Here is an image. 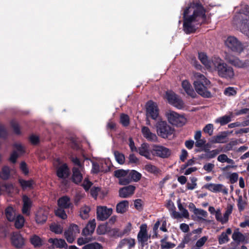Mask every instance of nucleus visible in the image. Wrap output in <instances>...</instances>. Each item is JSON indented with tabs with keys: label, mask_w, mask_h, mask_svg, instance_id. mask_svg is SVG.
Returning <instances> with one entry per match:
<instances>
[{
	"label": "nucleus",
	"mask_w": 249,
	"mask_h": 249,
	"mask_svg": "<svg viewBox=\"0 0 249 249\" xmlns=\"http://www.w3.org/2000/svg\"><path fill=\"white\" fill-rule=\"evenodd\" d=\"M220 151L218 149H214L212 151H209L206 152L205 154H203L201 156L202 158L211 159L214 158L216 155H217Z\"/></svg>",
	"instance_id": "nucleus-42"
},
{
	"label": "nucleus",
	"mask_w": 249,
	"mask_h": 249,
	"mask_svg": "<svg viewBox=\"0 0 249 249\" xmlns=\"http://www.w3.org/2000/svg\"><path fill=\"white\" fill-rule=\"evenodd\" d=\"M48 213L44 209H39L36 213L35 219L37 224H42L44 223L47 219Z\"/></svg>",
	"instance_id": "nucleus-20"
},
{
	"label": "nucleus",
	"mask_w": 249,
	"mask_h": 249,
	"mask_svg": "<svg viewBox=\"0 0 249 249\" xmlns=\"http://www.w3.org/2000/svg\"><path fill=\"white\" fill-rule=\"evenodd\" d=\"M232 238L237 242H244L246 238L245 235L238 231H234L232 235Z\"/></svg>",
	"instance_id": "nucleus-35"
},
{
	"label": "nucleus",
	"mask_w": 249,
	"mask_h": 249,
	"mask_svg": "<svg viewBox=\"0 0 249 249\" xmlns=\"http://www.w3.org/2000/svg\"><path fill=\"white\" fill-rule=\"evenodd\" d=\"M231 121V116L225 115L224 116L217 118L215 120V122L217 123H220L221 125H224L230 122Z\"/></svg>",
	"instance_id": "nucleus-45"
},
{
	"label": "nucleus",
	"mask_w": 249,
	"mask_h": 249,
	"mask_svg": "<svg viewBox=\"0 0 249 249\" xmlns=\"http://www.w3.org/2000/svg\"><path fill=\"white\" fill-rule=\"evenodd\" d=\"M229 240V238L227 233L223 232L218 237L219 244L221 245L228 242Z\"/></svg>",
	"instance_id": "nucleus-57"
},
{
	"label": "nucleus",
	"mask_w": 249,
	"mask_h": 249,
	"mask_svg": "<svg viewBox=\"0 0 249 249\" xmlns=\"http://www.w3.org/2000/svg\"><path fill=\"white\" fill-rule=\"evenodd\" d=\"M191 183L188 182L187 183V189L190 190H193L196 189L197 187V178L195 177L190 178Z\"/></svg>",
	"instance_id": "nucleus-49"
},
{
	"label": "nucleus",
	"mask_w": 249,
	"mask_h": 249,
	"mask_svg": "<svg viewBox=\"0 0 249 249\" xmlns=\"http://www.w3.org/2000/svg\"><path fill=\"white\" fill-rule=\"evenodd\" d=\"M178 97V96L171 91H167L166 93V98L171 104H172Z\"/></svg>",
	"instance_id": "nucleus-47"
},
{
	"label": "nucleus",
	"mask_w": 249,
	"mask_h": 249,
	"mask_svg": "<svg viewBox=\"0 0 249 249\" xmlns=\"http://www.w3.org/2000/svg\"><path fill=\"white\" fill-rule=\"evenodd\" d=\"M213 71H216L218 75L221 78L227 80L232 79L234 77V72L232 67L229 66L219 57L212 58Z\"/></svg>",
	"instance_id": "nucleus-2"
},
{
	"label": "nucleus",
	"mask_w": 249,
	"mask_h": 249,
	"mask_svg": "<svg viewBox=\"0 0 249 249\" xmlns=\"http://www.w3.org/2000/svg\"><path fill=\"white\" fill-rule=\"evenodd\" d=\"M10 170L8 167H4L2 168V171L0 174V177L3 179H6L9 178Z\"/></svg>",
	"instance_id": "nucleus-60"
},
{
	"label": "nucleus",
	"mask_w": 249,
	"mask_h": 249,
	"mask_svg": "<svg viewBox=\"0 0 249 249\" xmlns=\"http://www.w3.org/2000/svg\"><path fill=\"white\" fill-rule=\"evenodd\" d=\"M166 116L169 122L175 125L180 126L186 123V119L183 116L173 111H169L166 113Z\"/></svg>",
	"instance_id": "nucleus-8"
},
{
	"label": "nucleus",
	"mask_w": 249,
	"mask_h": 249,
	"mask_svg": "<svg viewBox=\"0 0 249 249\" xmlns=\"http://www.w3.org/2000/svg\"><path fill=\"white\" fill-rule=\"evenodd\" d=\"M239 18H241L239 25L240 31L249 37V8H247L246 11L240 14Z\"/></svg>",
	"instance_id": "nucleus-7"
},
{
	"label": "nucleus",
	"mask_w": 249,
	"mask_h": 249,
	"mask_svg": "<svg viewBox=\"0 0 249 249\" xmlns=\"http://www.w3.org/2000/svg\"><path fill=\"white\" fill-rule=\"evenodd\" d=\"M193 212L199 219H203L204 218H206L208 216L207 212L202 209H199L195 208Z\"/></svg>",
	"instance_id": "nucleus-38"
},
{
	"label": "nucleus",
	"mask_w": 249,
	"mask_h": 249,
	"mask_svg": "<svg viewBox=\"0 0 249 249\" xmlns=\"http://www.w3.org/2000/svg\"><path fill=\"white\" fill-rule=\"evenodd\" d=\"M96 222L94 219L89 222L86 227L83 230L82 234L84 235L91 234L94 231Z\"/></svg>",
	"instance_id": "nucleus-28"
},
{
	"label": "nucleus",
	"mask_w": 249,
	"mask_h": 249,
	"mask_svg": "<svg viewBox=\"0 0 249 249\" xmlns=\"http://www.w3.org/2000/svg\"><path fill=\"white\" fill-rule=\"evenodd\" d=\"M13 244L17 248H21L24 244V239L18 233H14L11 238Z\"/></svg>",
	"instance_id": "nucleus-24"
},
{
	"label": "nucleus",
	"mask_w": 249,
	"mask_h": 249,
	"mask_svg": "<svg viewBox=\"0 0 249 249\" xmlns=\"http://www.w3.org/2000/svg\"><path fill=\"white\" fill-rule=\"evenodd\" d=\"M129 203L127 200H123L119 202L116 206V212L118 213H125L128 208Z\"/></svg>",
	"instance_id": "nucleus-34"
},
{
	"label": "nucleus",
	"mask_w": 249,
	"mask_h": 249,
	"mask_svg": "<svg viewBox=\"0 0 249 249\" xmlns=\"http://www.w3.org/2000/svg\"><path fill=\"white\" fill-rule=\"evenodd\" d=\"M5 215L7 219L10 221H13L15 219L16 213L12 207H8L5 210Z\"/></svg>",
	"instance_id": "nucleus-37"
},
{
	"label": "nucleus",
	"mask_w": 249,
	"mask_h": 249,
	"mask_svg": "<svg viewBox=\"0 0 249 249\" xmlns=\"http://www.w3.org/2000/svg\"><path fill=\"white\" fill-rule=\"evenodd\" d=\"M114 155L116 161L121 164H122L124 163L125 160V158L124 155L120 153L118 151H115L114 152Z\"/></svg>",
	"instance_id": "nucleus-48"
},
{
	"label": "nucleus",
	"mask_w": 249,
	"mask_h": 249,
	"mask_svg": "<svg viewBox=\"0 0 249 249\" xmlns=\"http://www.w3.org/2000/svg\"><path fill=\"white\" fill-rule=\"evenodd\" d=\"M138 151L141 156L144 157L147 159L152 160V155H153V153L152 150H150L148 144L142 143L139 147Z\"/></svg>",
	"instance_id": "nucleus-19"
},
{
	"label": "nucleus",
	"mask_w": 249,
	"mask_h": 249,
	"mask_svg": "<svg viewBox=\"0 0 249 249\" xmlns=\"http://www.w3.org/2000/svg\"><path fill=\"white\" fill-rule=\"evenodd\" d=\"M156 127L158 135L163 138H167L174 132V129L165 121H159L156 125Z\"/></svg>",
	"instance_id": "nucleus-5"
},
{
	"label": "nucleus",
	"mask_w": 249,
	"mask_h": 249,
	"mask_svg": "<svg viewBox=\"0 0 249 249\" xmlns=\"http://www.w3.org/2000/svg\"><path fill=\"white\" fill-rule=\"evenodd\" d=\"M80 229L75 224H71L64 232V236L67 241L72 243L75 240L77 235L79 233Z\"/></svg>",
	"instance_id": "nucleus-10"
},
{
	"label": "nucleus",
	"mask_w": 249,
	"mask_h": 249,
	"mask_svg": "<svg viewBox=\"0 0 249 249\" xmlns=\"http://www.w3.org/2000/svg\"><path fill=\"white\" fill-rule=\"evenodd\" d=\"M140 229V231L137 235V239L139 243L143 244L148 241L150 236L148 234L146 224L141 225Z\"/></svg>",
	"instance_id": "nucleus-17"
},
{
	"label": "nucleus",
	"mask_w": 249,
	"mask_h": 249,
	"mask_svg": "<svg viewBox=\"0 0 249 249\" xmlns=\"http://www.w3.org/2000/svg\"><path fill=\"white\" fill-rule=\"evenodd\" d=\"M198 83L197 82H194V85L196 92L204 97H211L212 96L211 93L207 90V87L209 85H204V84Z\"/></svg>",
	"instance_id": "nucleus-16"
},
{
	"label": "nucleus",
	"mask_w": 249,
	"mask_h": 249,
	"mask_svg": "<svg viewBox=\"0 0 249 249\" xmlns=\"http://www.w3.org/2000/svg\"><path fill=\"white\" fill-rule=\"evenodd\" d=\"M208 239V237L206 236H204L198 239L196 242V246L197 247L201 248L202 247L205 243L207 242Z\"/></svg>",
	"instance_id": "nucleus-62"
},
{
	"label": "nucleus",
	"mask_w": 249,
	"mask_h": 249,
	"mask_svg": "<svg viewBox=\"0 0 249 249\" xmlns=\"http://www.w3.org/2000/svg\"><path fill=\"white\" fill-rule=\"evenodd\" d=\"M144 169L150 173L156 174L159 173V169L154 165L151 164H147L145 165Z\"/></svg>",
	"instance_id": "nucleus-46"
},
{
	"label": "nucleus",
	"mask_w": 249,
	"mask_h": 249,
	"mask_svg": "<svg viewBox=\"0 0 249 249\" xmlns=\"http://www.w3.org/2000/svg\"><path fill=\"white\" fill-rule=\"evenodd\" d=\"M213 125L212 124H209L206 125V126L203 128V131L205 133H207L209 136H212L213 134Z\"/></svg>",
	"instance_id": "nucleus-58"
},
{
	"label": "nucleus",
	"mask_w": 249,
	"mask_h": 249,
	"mask_svg": "<svg viewBox=\"0 0 249 249\" xmlns=\"http://www.w3.org/2000/svg\"><path fill=\"white\" fill-rule=\"evenodd\" d=\"M232 210L233 206L231 205H228L223 214V216H222L220 208H217L216 209V212L214 214L216 220L222 224L227 223L229 221V216L232 213Z\"/></svg>",
	"instance_id": "nucleus-9"
},
{
	"label": "nucleus",
	"mask_w": 249,
	"mask_h": 249,
	"mask_svg": "<svg viewBox=\"0 0 249 249\" xmlns=\"http://www.w3.org/2000/svg\"><path fill=\"white\" fill-rule=\"evenodd\" d=\"M167 236H165L164 238L161 240V248L162 249H170L173 248L175 245L170 242L166 241Z\"/></svg>",
	"instance_id": "nucleus-43"
},
{
	"label": "nucleus",
	"mask_w": 249,
	"mask_h": 249,
	"mask_svg": "<svg viewBox=\"0 0 249 249\" xmlns=\"http://www.w3.org/2000/svg\"><path fill=\"white\" fill-rule=\"evenodd\" d=\"M128 177L130 178V182L132 180L138 181L141 179V174L135 170H132L130 172L128 171Z\"/></svg>",
	"instance_id": "nucleus-39"
},
{
	"label": "nucleus",
	"mask_w": 249,
	"mask_h": 249,
	"mask_svg": "<svg viewBox=\"0 0 249 249\" xmlns=\"http://www.w3.org/2000/svg\"><path fill=\"white\" fill-rule=\"evenodd\" d=\"M198 58L201 63L205 66L207 69L213 71V65L211 61L208 60V58L206 54L204 53H198Z\"/></svg>",
	"instance_id": "nucleus-21"
},
{
	"label": "nucleus",
	"mask_w": 249,
	"mask_h": 249,
	"mask_svg": "<svg viewBox=\"0 0 249 249\" xmlns=\"http://www.w3.org/2000/svg\"><path fill=\"white\" fill-rule=\"evenodd\" d=\"M121 123L124 126H127L129 124V118L127 115L122 114L120 116Z\"/></svg>",
	"instance_id": "nucleus-59"
},
{
	"label": "nucleus",
	"mask_w": 249,
	"mask_h": 249,
	"mask_svg": "<svg viewBox=\"0 0 249 249\" xmlns=\"http://www.w3.org/2000/svg\"><path fill=\"white\" fill-rule=\"evenodd\" d=\"M237 201V207L240 212L243 211L247 205V201L243 199L241 195L238 196Z\"/></svg>",
	"instance_id": "nucleus-41"
},
{
	"label": "nucleus",
	"mask_w": 249,
	"mask_h": 249,
	"mask_svg": "<svg viewBox=\"0 0 249 249\" xmlns=\"http://www.w3.org/2000/svg\"><path fill=\"white\" fill-rule=\"evenodd\" d=\"M24 218L22 215H18L16 218L15 224L16 227L18 229L22 228L24 225Z\"/></svg>",
	"instance_id": "nucleus-52"
},
{
	"label": "nucleus",
	"mask_w": 249,
	"mask_h": 249,
	"mask_svg": "<svg viewBox=\"0 0 249 249\" xmlns=\"http://www.w3.org/2000/svg\"><path fill=\"white\" fill-rule=\"evenodd\" d=\"M195 78L194 82H197L198 84H203L204 85H210V81L204 75L199 72H195L194 73Z\"/></svg>",
	"instance_id": "nucleus-31"
},
{
	"label": "nucleus",
	"mask_w": 249,
	"mask_h": 249,
	"mask_svg": "<svg viewBox=\"0 0 249 249\" xmlns=\"http://www.w3.org/2000/svg\"><path fill=\"white\" fill-rule=\"evenodd\" d=\"M178 206L180 213L175 211L176 208L174 205L173 203L171 201H169L168 203V207L170 211L172 216L175 218H179L182 217L188 218L189 216V213L188 211L183 207L180 200L178 201Z\"/></svg>",
	"instance_id": "nucleus-6"
},
{
	"label": "nucleus",
	"mask_w": 249,
	"mask_h": 249,
	"mask_svg": "<svg viewBox=\"0 0 249 249\" xmlns=\"http://www.w3.org/2000/svg\"><path fill=\"white\" fill-rule=\"evenodd\" d=\"M182 87L186 93L191 97L195 98L196 93L192 87L191 84L187 80H184L182 82Z\"/></svg>",
	"instance_id": "nucleus-26"
},
{
	"label": "nucleus",
	"mask_w": 249,
	"mask_h": 249,
	"mask_svg": "<svg viewBox=\"0 0 249 249\" xmlns=\"http://www.w3.org/2000/svg\"><path fill=\"white\" fill-rule=\"evenodd\" d=\"M128 171L124 170H118L114 171V176L119 178V183L126 185L130 183V178L128 177Z\"/></svg>",
	"instance_id": "nucleus-15"
},
{
	"label": "nucleus",
	"mask_w": 249,
	"mask_h": 249,
	"mask_svg": "<svg viewBox=\"0 0 249 249\" xmlns=\"http://www.w3.org/2000/svg\"><path fill=\"white\" fill-rule=\"evenodd\" d=\"M214 167V165L213 163H206L203 166V169L205 171H206L207 172H210L212 171V170L213 169Z\"/></svg>",
	"instance_id": "nucleus-64"
},
{
	"label": "nucleus",
	"mask_w": 249,
	"mask_h": 249,
	"mask_svg": "<svg viewBox=\"0 0 249 249\" xmlns=\"http://www.w3.org/2000/svg\"><path fill=\"white\" fill-rule=\"evenodd\" d=\"M135 189V186L129 185L124 187L119 190V196L122 198H126L131 196Z\"/></svg>",
	"instance_id": "nucleus-23"
},
{
	"label": "nucleus",
	"mask_w": 249,
	"mask_h": 249,
	"mask_svg": "<svg viewBox=\"0 0 249 249\" xmlns=\"http://www.w3.org/2000/svg\"><path fill=\"white\" fill-rule=\"evenodd\" d=\"M135 245V240L131 238H124L122 240L118 245V248H122L124 246H127L128 249H131Z\"/></svg>",
	"instance_id": "nucleus-32"
},
{
	"label": "nucleus",
	"mask_w": 249,
	"mask_h": 249,
	"mask_svg": "<svg viewBox=\"0 0 249 249\" xmlns=\"http://www.w3.org/2000/svg\"><path fill=\"white\" fill-rule=\"evenodd\" d=\"M71 160L75 165L72 170V180L77 184L81 182L83 178V167L82 163L77 158L72 157Z\"/></svg>",
	"instance_id": "nucleus-4"
},
{
	"label": "nucleus",
	"mask_w": 249,
	"mask_h": 249,
	"mask_svg": "<svg viewBox=\"0 0 249 249\" xmlns=\"http://www.w3.org/2000/svg\"><path fill=\"white\" fill-rule=\"evenodd\" d=\"M172 105L178 109H182L184 107V104L183 101L178 97L176 99V100H175Z\"/></svg>",
	"instance_id": "nucleus-61"
},
{
	"label": "nucleus",
	"mask_w": 249,
	"mask_h": 249,
	"mask_svg": "<svg viewBox=\"0 0 249 249\" xmlns=\"http://www.w3.org/2000/svg\"><path fill=\"white\" fill-rule=\"evenodd\" d=\"M90 211V208L89 206L85 205L82 207L80 210V216L83 219H86L89 217V213Z\"/></svg>",
	"instance_id": "nucleus-36"
},
{
	"label": "nucleus",
	"mask_w": 249,
	"mask_h": 249,
	"mask_svg": "<svg viewBox=\"0 0 249 249\" xmlns=\"http://www.w3.org/2000/svg\"><path fill=\"white\" fill-rule=\"evenodd\" d=\"M205 188L209 191L214 192H222L225 194L228 193L227 189L221 184L209 183L204 186Z\"/></svg>",
	"instance_id": "nucleus-18"
},
{
	"label": "nucleus",
	"mask_w": 249,
	"mask_h": 249,
	"mask_svg": "<svg viewBox=\"0 0 249 249\" xmlns=\"http://www.w3.org/2000/svg\"><path fill=\"white\" fill-rule=\"evenodd\" d=\"M19 181L20 185L21 186L23 189L31 188L33 187L34 185V181L32 180H24L22 179H20Z\"/></svg>",
	"instance_id": "nucleus-44"
},
{
	"label": "nucleus",
	"mask_w": 249,
	"mask_h": 249,
	"mask_svg": "<svg viewBox=\"0 0 249 249\" xmlns=\"http://www.w3.org/2000/svg\"><path fill=\"white\" fill-rule=\"evenodd\" d=\"M225 45L227 47H240L243 44L241 41L234 36H229L224 40Z\"/></svg>",
	"instance_id": "nucleus-22"
},
{
	"label": "nucleus",
	"mask_w": 249,
	"mask_h": 249,
	"mask_svg": "<svg viewBox=\"0 0 249 249\" xmlns=\"http://www.w3.org/2000/svg\"><path fill=\"white\" fill-rule=\"evenodd\" d=\"M183 29L189 34L194 32L197 26L205 20V10L197 1L190 3L183 11Z\"/></svg>",
	"instance_id": "nucleus-1"
},
{
	"label": "nucleus",
	"mask_w": 249,
	"mask_h": 249,
	"mask_svg": "<svg viewBox=\"0 0 249 249\" xmlns=\"http://www.w3.org/2000/svg\"><path fill=\"white\" fill-rule=\"evenodd\" d=\"M30 241L35 247H39L42 245L41 239L37 235H35L31 237Z\"/></svg>",
	"instance_id": "nucleus-51"
},
{
	"label": "nucleus",
	"mask_w": 249,
	"mask_h": 249,
	"mask_svg": "<svg viewBox=\"0 0 249 249\" xmlns=\"http://www.w3.org/2000/svg\"><path fill=\"white\" fill-rule=\"evenodd\" d=\"M50 230L56 234H61L63 231V227L60 224L53 223L50 226Z\"/></svg>",
	"instance_id": "nucleus-40"
},
{
	"label": "nucleus",
	"mask_w": 249,
	"mask_h": 249,
	"mask_svg": "<svg viewBox=\"0 0 249 249\" xmlns=\"http://www.w3.org/2000/svg\"><path fill=\"white\" fill-rule=\"evenodd\" d=\"M22 199L23 203L22 209V213L24 214L29 215L30 214V210L32 205L31 200L26 196H23Z\"/></svg>",
	"instance_id": "nucleus-27"
},
{
	"label": "nucleus",
	"mask_w": 249,
	"mask_h": 249,
	"mask_svg": "<svg viewBox=\"0 0 249 249\" xmlns=\"http://www.w3.org/2000/svg\"><path fill=\"white\" fill-rule=\"evenodd\" d=\"M58 207L67 209L72 207V205L69 197L63 196L58 200Z\"/></svg>",
	"instance_id": "nucleus-30"
},
{
	"label": "nucleus",
	"mask_w": 249,
	"mask_h": 249,
	"mask_svg": "<svg viewBox=\"0 0 249 249\" xmlns=\"http://www.w3.org/2000/svg\"><path fill=\"white\" fill-rule=\"evenodd\" d=\"M147 115L153 119H156L159 116V109L157 104L151 101H148L146 105Z\"/></svg>",
	"instance_id": "nucleus-13"
},
{
	"label": "nucleus",
	"mask_w": 249,
	"mask_h": 249,
	"mask_svg": "<svg viewBox=\"0 0 249 249\" xmlns=\"http://www.w3.org/2000/svg\"><path fill=\"white\" fill-rule=\"evenodd\" d=\"M153 155L165 158L171 154V151L167 148L161 145H154L152 149Z\"/></svg>",
	"instance_id": "nucleus-14"
},
{
	"label": "nucleus",
	"mask_w": 249,
	"mask_h": 249,
	"mask_svg": "<svg viewBox=\"0 0 249 249\" xmlns=\"http://www.w3.org/2000/svg\"><path fill=\"white\" fill-rule=\"evenodd\" d=\"M102 194L103 195V197L106 195L105 194L103 193V192L101 190V189L99 187H93L90 190V194L92 196L95 198H97V196L100 194Z\"/></svg>",
	"instance_id": "nucleus-54"
},
{
	"label": "nucleus",
	"mask_w": 249,
	"mask_h": 249,
	"mask_svg": "<svg viewBox=\"0 0 249 249\" xmlns=\"http://www.w3.org/2000/svg\"><path fill=\"white\" fill-rule=\"evenodd\" d=\"M142 133L143 137L148 141L153 142H156L157 141L158 137L156 135L152 133L147 127L143 126L142 128Z\"/></svg>",
	"instance_id": "nucleus-25"
},
{
	"label": "nucleus",
	"mask_w": 249,
	"mask_h": 249,
	"mask_svg": "<svg viewBox=\"0 0 249 249\" xmlns=\"http://www.w3.org/2000/svg\"><path fill=\"white\" fill-rule=\"evenodd\" d=\"M49 242L52 243L54 247L57 248H63L67 246L66 242L62 239L50 238L49 240Z\"/></svg>",
	"instance_id": "nucleus-33"
},
{
	"label": "nucleus",
	"mask_w": 249,
	"mask_h": 249,
	"mask_svg": "<svg viewBox=\"0 0 249 249\" xmlns=\"http://www.w3.org/2000/svg\"><path fill=\"white\" fill-rule=\"evenodd\" d=\"M64 208L58 207L55 211V213L56 216L60 217L62 219H66L67 218V215L64 210Z\"/></svg>",
	"instance_id": "nucleus-53"
},
{
	"label": "nucleus",
	"mask_w": 249,
	"mask_h": 249,
	"mask_svg": "<svg viewBox=\"0 0 249 249\" xmlns=\"http://www.w3.org/2000/svg\"><path fill=\"white\" fill-rule=\"evenodd\" d=\"M226 136L219 135L212 138V142L213 143H224L225 142Z\"/></svg>",
	"instance_id": "nucleus-56"
},
{
	"label": "nucleus",
	"mask_w": 249,
	"mask_h": 249,
	"mask_svg": "<svg viewBox=\"0 0 249 249\" xmlns=\"http://www.w3.org/2000/svg\"><path fill=\"white\" fill-rule=\"evenodd\" d=\"M236 93L235 89L231 87L226 88L224 91V94L228 96H234Z\"/></svg>",
	"instance_id": "nucleus-55"
},
{
	"label": "nucleus",
	"mask_w": 249,
	"mask_h": 249,
	"mask_svg": "<svg viewBox=\"0 0 249 249\" xmlns=\"http://www.w3.org/2000/svg\"><path fill=\"white\" fill-rule=\"evenodd\" d=\"M109 170V164L105 160L92 162L91 172L93 173H98L100 172H106Z\"/></svg>",
	"instance_id": "nucleus-12"
},
{
	"label": "nucleus",
	"mask_w": 249,
	"mask_h": 249,
	"mask_svg": "<svg viewBox=\"0 0 249 249\" xmlns=\"http://www.w3.org/2000/svg\"><path fill=\"white\" fill-rule=\"evenodd\" d=\"M243 50V48H230L228 53L226 55V60L236 67L239 68L247 67L249 65V61H243L235 56V55L239 54Z\"/></svg>",
	"instance_id": "nucleus-3"
},
{
	"label": "nucleus",
	"mask_w": 249,
	"mask_h": 249,
	"mask_svg": "<svg viewBox=\"0 0 249 249\" xmlns=\"http://www.w3.org/2000/svg\"><path fill=\"white\" fill-rule=\"evenodd\" d=\"M69 175V170L66 164H63L57 169V175L60 178H66Z\"/></svg>",
	"instance_id": "nucleus-29"
},
{
	"label": "nucleus",
	"mask_w": 249,
	"mask_h": 249,
	"mask_svg": "<svg viewBox=\"0 0 249 249\" xmlns=\"http://www.w3.org/2000/svg\"><path fill=\"white\" fill-rule=\"evenodd\" d=\"M103 247L102 245L98 243H93L88 244L84 246L82 249H102Z\"/></svg>",
	"instance_id": "nucleus-50"
},
{
	"label": "nucleus",
	"mask_w": 249,
	"mask_h": 249,
	"mask_svg": "<svg viewBox=\"0 0 249 249\" xmlns=\"http://www.w3.org/2000/svg\"><path fill=\"white\" fill-rule=\"evenodd\" d=\"M229 178L231 183H234L238 180V175L236 173H233L230 174Z\"/></svg>",
	"instance_id": "nucleus-63"
},
{
	"label": "nucleus",
	"mask_w": 249,
	"mask_h": 249,
	"mask_svg": "<svg viewBox=\"0 0 249 249\" xmlns=\"http://www.w3.org/2000/svg\"><path fill=\"white\" fill-rule=\"evenodd\" d=\"M96 211L97 218L101 221L107 219L112 213V209L106 206H98Z\"/></svg>",
	"instance_id": "nucleus-11"
}]
</instances>
